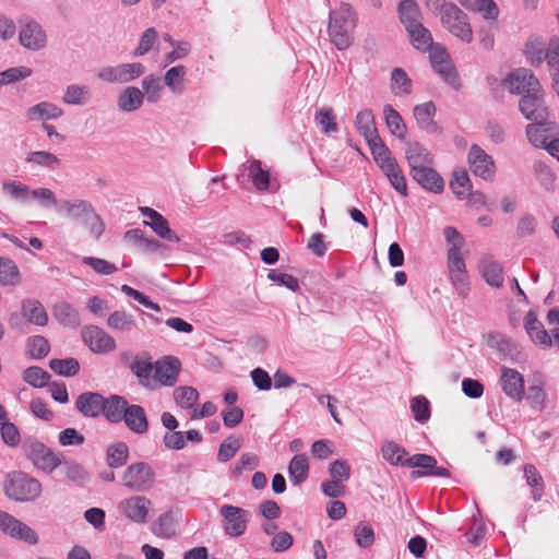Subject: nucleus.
<instances>
[{"mask_svg":"<svg viewBox=\"0 0 559 559\" xmlns=\"http://www.w3.org/2000/svg\"><path fill=\"white\" fill-rule=\"evenodd\" d=\"M357 25V15L349 3L342 2L330 11L328 35L330 41L338 49L345 50L354 41L353 32Z\"/></svg>","mask_w":559,"mask_h":559,"instance_id":"f257e3e1","label":"nucleus"},{"mask_svg":"<svg viewBox=\"0 0 559 559\" xmlns=\"http://www.w3.org/2000/svg\"><path fill=\"white\" fill-rule=\"evenodd\" d=\"M4 495L17 502H31L41 493V484L38 479L22 471L8 474L3 484Z\"/></svg>","mask_w":559,"mask_h":559,"instance_id":"f03ea898","label":"nucleus"},{"mask_svg":"<svg viewBox=\"0 0 559 559\" xmlns=\"http://www.w3.org/2000/svg\"><path fill=\"white\" fill-rule=\"evenodd\" d=\"M22 451L33 465L44 473L51 474L61 465V459L41 441L27 438L22 443Z\"/></svg>","mask_w":559,"mask_h":559,"instance_id":"7ed1b4c3","label":"nucleus"},{"mask_svg":"<svg viewBox=\"0 0 559 559\" xmlns=\"http://www.w3.org/2000/svg\"><path fill=\"white\" fill-rule=\"evenodd\" d=\"M19 43L29 51H39L47 47L48 36L41 24L28 15L17 20Z\"/></svg>","mask_w":559,"mask_h":559,"instance_id":"20e7f679","label":"nucleus"},{"mask_svg":"<svg viewBox=\"0 0 559 559\" xmlns=\"http://www.w3.org/2000/svg\"><path fill=\"white\" fill-rule=\"evenodd\" d=\"M155 476L153 467L147 462H136L124 469L121 481L131 491L145 492L154 486Z\"/></svg>","mask_w":559,"mask_h":559,"instance_id":"39448f33","label":"nucleus"},{"mask_svg":"<svg viewBox=\"0 0 559 559\" xmlns=\"http://www.w3.org/2000/svg\"><path fill=\"white\" fill-rule=\"evenodd\" d=\"M442 25L465 43L473 40V31L467 15L454 3H448L440 14Z\"/></svg>","mask_w":559,"mask_h":559,"instance_id":"423d86ee","label":"nucleus"},{"mask_svg":"<svg viewBox=\"0 0 559 559\" xmlns=\"http://www.w3.org/2000/svg\"><path fill=\"white\" fill-rule=\"evenodd\" d=\"M519 110L528 121L548 122L549 108L546 105L543 87L523 95L519 100Z\"/></svg>","mask_w":559,"mask_h":559,"instance_id":"0eeeda50","label":"nucleus"},{"mask_svg":"<svg viewBox=\"0 0 559 559\" xmlns=\"http://www.w3.org/2000/svg\"><path fill=\"white\" fill-rule=\"evenodd\" d=\"M145 72V67L142 63H121L115 67H103L97 72V78L100 81L123 84L140 78Z\"/></svg>","mask_w":559,"mask_h":559,"instance_id":"6e6552de","label":"nucleus"},{"mask_svg":"<svg viewBox=\"0 0 559 559\" xmlns=\"http://www.w3.org/2000/svg\"><path fill=\"white\" fill-rule=\"evenodd\" d=\"M0 531L28 545H36L39 540L37 533L31 526L2 510H0Z\"/></svg>","mask_w":559,"mask_h":559,"instance_id":"1a4fd4ad","label":"nucleus"},{"mask_svg":"<svg viewBox=\"0 0 559 559\" xmlns=\"http://www.w3.org/2000/svg\"><path fill=\"white\" fill-rule=\"evenodd\" d=\"M0 531L28 545H36L39 540L37 533L31 526L2 510H0Z\"/></svg>","mask_w":559,"mask_h":559,"instance_id":"9d476101","label":"nucleus"},{"mask_svg":"<svg viewBox=\"0 0 559 559\" xmlns=\"http://www.w3.org/2000/svg\"><path fill=\"white\" fill-rule=\"evenodd\" d=\"M448 270L456 293L462 297H466L469 292V281L465 262L461 253H459L457 247H450L448 249Z\"/></svg>","mask_w":559,"mask_h":559,"instance_id":"9b49d317","label":"nucleus"},{"mask_svg":"<svg viewBox=\"0 0 559 559\" xmlns=\"http://www.w3.org/2000/svg\"><path fill=\"white\" fill-rule=\"evenodd\" d=\"M223 518V530L231 537H239L245 534L249 522V511L231 504H223L219 508Z\"/></svg>","mask_w":559,"mask_h":559,"instance_id":"f8f14e48","label":"nucleus"},{"mask_svg":"<svg viewBox=\"0 0 559 559\" xmlns=\"http://www.w3.org/2000/svg\"><path fill=\"white\" fill-rule=\"evenodd\" d=\"M504 85L511 94H531L542 87L539 80L526 68H519L507 75Z\"/></svg>","mask_w":559,"mask_h":559,"instance_id":"ddd939ff","label":"nucleus"},{"mask_svg":"<svg viewBox=\"0 0 559 559\" xmlns=\"http://www.w3.org/2000/svg\"><path fill=\"white\" fill-rule=\"evenodd\" d=\"M152 501L144 496H132L121 500L118 504L119 512L136 524H145L148 519Z\"/></svg>","mask_w":559,"mask_h":559,"instance_id":"4468645a","label":"nucleus"},{"mask_svg":"<svg viewBox=\"0 0 559 559\" xmlns=\"http://www.w3.org/2000/svg\"><path fill=\"white\" fill-rule=\"evenodd\" d=\"M471 170L477 177L492 181L495 176V162L479 145L473 144L467 155Z\"/></svg>","mask_w":559,"mask_h":559,"instance_id":"2eb2a0df","label":"nucleus"},{"mask_svg":"<svg viewBox=\"0 0 559 559\" xmlns=\"http://www.w3.org/2000/svg\"><path fill=\"white\" fill-rule=\"evenodd\" d=\"M84 343L94 353H109L116 349V341L107 332L96 325L82 330Z\"/></svg>","mask_w":559,"mask_h":559,"instance_id":"dca6fc26","label":"nucleus"},{"mask_svg":"<svg viewBox=\"0 0 559 559\" xmlns=\"http://www.w3.org/2000/svg\"><path fill=\"white\" fill-rule=\"evenodd\" d=\"M500 383L503 392L514 401H521L525 394L524 378L515 369L502 367Z\"/></svg>","mask_w":559,"mask_h":559,"instance_id":"f3484780","label":"nucleus"},{"mask_svg":"<svg viewBox=\"0 0 559 559\" xmlns=\"http://www.w3.org/2000/svg\"><path fill=\"white\" fill-rule=\"evenodd\" d=\"M180 361L176 357L166 356L155 362V379L165 386H174L180 371Z\"/></svg>","mask_w":559,"mask_h":559,"instance_id":"a211bd4d","label":"nucleus"},{"mask_svg":"<svg viewBox=\"0 0 559 559\" xmlns=\"http://www.w3.org/2000/svg\"><path fill=\"white\" fill-rule=\"evenodd\" d=\"M127 428L136 435H144L148 430V420L144 408L138 404H128L123 413Z\"/></svg>","mask_w":559,"mask_h":559,"instance_id":"6ab92c4d","label":"nucleus"},{"mask_svg":"<svg viewBox=\"0 0 559 559\" xmlns=\"http://www.w3.org/2000/svg\"><path fill=\"white\" fill-rule=\"evenodd\" d=\"M104 396L97 392H84L75 401V407L84 417L96 418L102 415Z\"/></svg>","mask_w":559,"mask_h":559,"instance_id":"aec40b11","label":"nucleus"},{"mask_svg":"<svg viewBox=\"0 0 559 559\" xmlns=\"http://www.w3.org/2000/svg\"><path fill=\"white\" fill-rule=\"evenodd\" d=\"M435 115L436 106L432 102L416 105L413 109V116L416 120L417 126L419 127V129L428 133L440 132V127L433 120Z\"/></svg>","mask_w":559,"mask_h":559,"instance_id":"412c9836","label":"nucleus"},{"mask_svg":"<svg viewBox=\"0 0 559 559\" xmlns=\"http://www.w3.org/2000/svg\"><path fill=\"white\" fill-rule=\"evenodd\" d=\"M405 156L411 171L431 166L433 163L431 154L419 142H408Z\"/></svg>","mask_w":559,"mask_h":559,"instance_id":"4be33fe9","label":"nucleus"},{"mask_svg":"<svg viewBox=\"0 0 559 559\" xmlns=\"http://www.w3.org/2000/svg\"><path fill=\"white\" fill-rule=\"evenodd\" d=\"M525 330L531 340L538 346L544 348L551 347L552 340L545 330L543 323L537 319L533 311H528L525 316Z\"/></svg>","mask_w":559,"mask_h":559,"instance_id":"5701e85b","label":"nucleus"},{"mask_svg":"<svg viewBox=\"0 0 559 559\" xmlns=\"http://www.w3.org/2000/svg\"><path fill=\"white\" fill-rule=\"evenodd\" d=\"M411 175L420 187L430 192L440 193L444 188L442 177L431 166L411 171Z\"/></svg>","mask_w":559,"mask_h":559,"instance_id":"b1692460","label":"nucleus"},{"mask_svg":"<svg viewBox=\"0 0 559 559\" xmlns=\"http://www.w3.org/2000/svg\"><path fill=\"white\" fill-rule=\"evenodd\" d=\"M129 402L126 397L112 394L109 397H104L102 415L110 424H119L123 420V413Z\"/></svg>","mask_w":559,"mask_h":559,"instance_id":"393cba45","label":"nucleus"},{"mask_svg":"<svg viewBox=\"0 0 559 559\" xmlns=\"http://www.w3.org/2000/svg\"><path fill=\"white\" fill-rule=\"evenodd\" d=\"M63 116V109L50 102H40L26 110L29 121H47L59 119Z\"/></svg>","mask_w":559,"mask_h":559,"instance_id":"a878e982","label":"nucleus"},{"mask_svg":"<svg viewBox=\"0 0 559 559\" xmlns=\"http://www.w3.org/2000/svg\"><path fill=\"white\" fill-rule=\"evenodd\" d=\"M478 269L488 285L497 288L502 286L503 267L492 257H484L479 262Z\"/></svg>","mask_w":559,"mask_h":559,"instance_id":"bb28decb","label":"nucleus"},{"mask_svg":"<svg viewBox=\"0 0 559 559\" xmlns=\"http://www.w3.org/2000/svg\"><path fill=\"white\" fill-rule=\"evenodd\" d=\"M123 239L143 253L155 252L162 247V243L157 239L145 237L143 231L139 228L126 231Z\"/></svg>","mask_w":559,"mask_h":559,"instance_id":"cd10ccee","label":"nucleus"},{"mask_svg":"<svg viewBox=\"0 0 559 559\" xmlns=\"http://www.w3.org/2000/svg\"><path fill=\"white\" fill-rule=\"evenodd\" d=\"M144 100V93L135 87L128 86L123 88L117 98V106L122 112H132L138 110Z\"/></svg>","mask_w":559,"mask_h":559,"instance_id":"c85d7f7f","label":"nucleus"},{"mask_svg":"<svg viewBox=\"0 0 559 559\" xmlns=\"http://www.w3.org/2000/svg\"><path fill=\"white\" fill-rule=\"evenodd\" d=\"M59 204L61 212L72 219L80 221V223L94 210L92 203L83 199L61 200Z\"/></svg>","mask_w":559,"mask_h":559,"instance_id":"c756f323","label":"nucleus"},{"mask_svg":"<svg viewBox=\"0 0 559 559\" xmlns=\"http://www.w3.org/2000/svg\"><path fill=\"white\" fill-rule=\"evenodd\" d=\"M401 23L405 28L415 27L420 24L423 14L415 0H402L397 7Z\"/></svg>","mask_w":559,"mask_h":559,"instance_id":"7c9ffc66","label":"nucleus"},{"mask_svg":"<svg viewBox=\"0 0 559 559\" xmlns=\"http://www.w3.org/2000/svg\"><path fill=\"white\" fill-rule=\"evenodd\" d=\"M381 454L389 464L406 466L408 452L405 448L392 440H385L381 445Z\"/></svg>","mask_w":559,"mask_h":559,"instance_id":"2f4dec72","label":"nucleus"},{"mask_svg":"<svg viewBox=\"0 0 559 559\" xmlns=\"http://www.w3.org/2000/svg\"><path fill=\"white\" fill-rule=\"evenodd\" d=\"M368 145L376 163L382 171L397 163L380 136L368 142Z\"/></svg>","mask_w":559,"mask_h":559,"instance_id":"473e14b6","label":"nucleus"},{"mask_svg":"<svg viewBox=\"0 0 559 559\" xmlns=\"http://www.w3.org/2000/svg\"><path fill=\"white\" fill-rule=\"evenodd\" d=\"M22 313L32 324L44 326L48 322V316L44 306L36 299H26L22 302Z\"/></svg>","mask_w":559,"mask_h":559,"instance_id":"72a5a7b5","label":"nucleus"},{"mask_svg":"<svg viewBox=\"0 0 559 559\" xmlns=\"http://www.w3.org/2000/svg\"><path fill=\"white\" fill-rule=\"evenodd\" d=\"M355 124L357 131L365 138L367 143L380 136L370 109L360 110L356 116Z\"/></svg>","mask_w":559,"mask_h":559,"instance_id":"f704fd0d","label":"nucleus"},{"mask_svg":"<svg viewBox=\"0 0 559 559\" xmlns=\"http://www.w3.org/2000/svg\"><path fill=\"white\" fill-rule=\"evenodd\" d=\"M92 98L91 88L86 85L70 84L66 87L62 102L67 105L83 106Z\"/></svg>","mask_w":559,"mask_h":559,"instance_id":"c9c22d12","label":"nucleus"},{"mask_svg":"<svg viewBox=\"0 0 559 559\" xmlns=\"http://www.w3.org/2000/svg\"><path fill=\"white\" fill-rule=\"evenodd\" d=\"M462 7L469 11L477 12L486 20H496L499 9L493 0H457Z\"/></svg>","mask_w":559,"mask_h":559,"instance_id":"e433bc0d","label":"nucleus"},{"mask_svg":"<svg viewBox=\"0 0 559 559\" xmlns=\"http://www.w3.org/2000/svg\"><path fill=\"white\" fill-rule=\"evenodd\" d=\"M385 123L390 132L400 140H405L407 128L402 116L391 105L383 108Z\"/></svg>","mask_w":559,"mask_h":559,"instance_id":"4c0bfd02","label":"nucleus"},{"mask_svg":"<svg viewBox=\"0 0 559 559\" xmlns=\"http://www.w3.org/2000/svg\"><path fill=\"white\" fill-rule=\"evenodd\" d=\"M52 314L62 325L75 328L80 324L79 312L68 302H59L53 306Z\"/></svg>","mask_w":559,"mask_h":559,"instance_id":"58836bf2","label":"nucleus"},{"mask_svg":"<svg viewBox=\"0 0 559 559\" xmlns=\"http://www.w3.org/2000/svg\"><path fill=\"white\" fill-rule=\"evenodd\" d=\"M129 459V447L119 441L110 444L106 451V462L110 468H119L126 465Z\"/></svg>","mask_w":559,"mask_h":559,"instance_id":"ea45409f","label":"nucleus"},{"mask_svg":"<svg viewBox=\"0 0 559 559\" xmlns=\"http://www.w3.org/2000/svg\"><path fill=\"white\" fill-rule=\"evenodd\" d=\"M21 282V273L16 263L9 258L0 257V285L16 286Z\"/></svg>","mask_w":559,"mask_h":559,"instance_id":"a19ab883","label":"nucleus"},{"mask_svg":"<svg viewBox=\"0 0 559 559\" xmlns=\"http://www.w3.org/2000/svg\"><path fill=\"white\" fill-rule=\"evenodd\" d=\"M411 44L415 49L426 51L432 46V36L428 28L423 23L416 24L415 27L406 28Z\"/></svg>","mask_w":559,"mask_h":559,"instance_id":"79ce46f5","label":"nucleus"},{"mask_svg":"<svg viewBox=\"0 0 559 559\" xmlns=\"http://www.w3.org/2000/svg\"><path fill=\"white\" fill-rule=\"evenodd\" d=\"M107 326L118 332H130L136 329V322L132 314L123 311H114L107 319Z\"/></svg>","mask_w":559,"mask_h":559,"instance_id":"37998d69","label":"nucleus"},{"mask_svg":"<svg viewBox=\"0 0 559 559\" xmlns=\"http://www.w3.org/2000/svg\"><path fill=\"white\" fill-rule=\"evenodd\" d=\"M61 472L70 481L84 484L90 480V475L81 463L72 460H61Z\"/></svg>","mask_w":559,"mask_h":559,"instance_id":"c03bdc74","label":"nucleus"},{"mask_svg":"<svg viewBox=\"0 0 559 559\" xmlns=\"http://www.w3.org/2000/svg\"><path fill=\"white\" fill-rule=\"evenodd\" d=\"M391 92L396 96H407L412 93V80L401 68L391 72Z\"/></svg>","mask_w":559,"mask_h":559,"instance_id":"a18cd8bd","label":"nucleus"},{"mask_svg":"<svg viewBox=\"0 0 559 559\" xmlns=\"http://www.w3.org/2000/svg\"><path fill=\"white\" fill-rule=\"evenodd\" d=\"M308 471V459L305 454H297L290 460L288 465V474L290 479L296 485H299L307 479Z\"/></svg>","mask_w":559,"mask_h":559,"instance_id":"49530a36","label":"nucleus"},{"mask_svg":"<svg viewBox=\"0 0 559 559\" xmlns=\"http://www.w3.org/2000/svg\"><path fill=\"white\" fill-rule=\"evenodd\" d=\"M26 162L31 165L48 168L50 170L57 169L61 164L57 155L47 151H35L28 153Z\"/></svg>","mask_w":559,"mask_h":559,"instance_id":"de8ad7c7","label":"nucleus"},{"mask_svg":"<svg viewBox=\"0 0 559 559\" xmlns=\"http://www.w3.org/2000/svg\"><path fill=\"white\" fill-rule=\"evenodd\" d=\"M153 532L163 538H169L175 535L176 522L171 511L164 512L158 516L153 525Z\"/></svg>","mask_w":559,"mask_h":559,"instance_id":"09e8293b","label":"nucleus"},{"mask_svg":"<svg viewBox=\"0 0 559 559\" xmlns=\"http://www.w3.org/2000/svg\"><path fill=\"white\" fill-rule=\"evenodd\" d=\"M22 378L34 388H44L49 383L51 376L41 367L31 366L23 371Z\"/></svg>","mask_w":559,"mask_h":559,"instance_id":"8fccbe9b","label":"nucleus"},{"mask_svg":"<svg viewBox=\"0 0 559 559\" xmlns=\"http://www.w3.org/2000/svg\"><path fill=\"white\" fill-rule=\"evenodd\" d=\"M50 369L62 377H73L80 371V364L75 358L51 359Z\"/></svg>","mask_w":559,"mask_h":559,"instance_id":"3c124183","label":"nucleus"},{"mask_svg":"<svg viewBox=\"0 0 559 559\" xmlns=\"http://www.w3.org/2000/svg\"><path fill=\"white\" fill-rule=\"evenodd\" d=\"M185 75L186 68L183 66H176L167 70L164 82L175 94H180L183 91Z\"/></svg>","mask_w":559,"mask_h":559,"instance_id":"603ef678","label":"nucleus"},{"mask_svg":"<svg viewBox=\"0 0 559 559\" xmlns=\"http://www.w3.org/2000/svg\"><path fill=\"white\" fill-rule=\"evenodd\" d=\"M524 477L528 486L533 489L534 500H539L543 496L544 480L537 468L533 464L524 466Z\"/></svg>","mask_w":559,"mask_h":559,"instance_id":"864d4df0","label":"nucleus"},{"mask_svg":"<svg viewBox=\"0 0 559 559\" xmlns=\"http://www.w3.org/2000/svg\"><path fill=\"white\" fill-rule=\"evenodd\" d=\"M249 174L255 189L264 191L270 186V173L262 168L260 160H253L249 167Z\"/></svg>","mask_w":559,"mask_h":559,"instance_id":"5fc2aeb1","label":"nucleus"},{"mask_svg":"<svg viewBox=\"0 0 559 559\" xmlns=\"http://www.w3.org/2000/svg\"><path fill=\"white\" fill-rule=\"evenodd\" d=\"M175 402L182 408H192L199 400V392L192 386H179L174 391Z\"/></svg>","mask_w":559,"mask_h":559,"instance_id":"6e6d98bb","label":"nucleus"},{"mask_svg":"<svg viewBox=\"0 0 559 559\" xmlns=\"http://www.w3.org/2000/svg\"><path fill=\"white\" fill-rule=\"evenodd\" d=\"M144 224L150 226L156 235L165 240L176 242L180 240V238L170 229L167 219L162 214H159L153 222H144Z\"/></svg>","mask_w":559,"mask_h":559,"instance_id":"4d7b16f0","label":"nucleus"},{"mask_svg":"<svg viewBox=\"0 0 559 559\" xmlns=\"http://www.w3.org/2000/svg\"><path fill=\"white\" fill-rule=\"evenodd\" d=\"M385 177L390 181L391 186L402 195H407V185L406 179L401 170L399 164H394L393 166L383 170Z\"/></svg>","mask_w":559,"mask_h":559,"instance_id":"13d9d810","label":"nucleus"},{"mask_svg":"<svg viewBox=\"0 0 559 559\" xmlns=\"http://www.w3.org/2000/svg\"><path fill=\"white\" fill-rule=\"evenodd\" d=\"M432 68L444 80V82L455 90L460 88L461 84L459 76L451 59L445 60L442 63L435 64Z\"/></svg>","mask_w":559,"mask_h":559,"instance_id":"bf43d9fd","label":"nucleus"},{"mask_svg":"<svg viewBox=\"0 0 559 559\" xmlns=\"http://www.w3.org/2000/svg\"><path fill=\"white\" fill-rule=\"evenodd\" d=\"M241 448V439L237 437H228L219 445L217 460L221 463H226L231 460L237 451Z\"/></svg>","mask_w":559,"mask_h":559,"instance_id":"052dcab7","label":"nucleus"},{"mask_svg":"<svg viewBox=\"0 0 559 559\" xmlns=\"http://www.w3.org/2000/svg\"><path fill=\"white\" fill-rule=\"evenodd\" d=\"M453 193L461 200L466 198L471 190V180L466 171H455L450 181Z\"/></svg>","mask_w":559,"mask_h":559,"instance_id":"680f3d73","label":"nucleus"},{"mask_svg":"<svg viewBox=\"0 0 559 559\" xmlns=\"http://www.w3.org/2000/svg\"><path fill=\"white\" fill-rule=\"evenodd\" d=\"M526 399L534 409L543 411L547 405L548 394L542 384H532L527 389Z\"/></svg>","mask_w":559,"mask_h":559,"instance_id":"e2e57ef3","label":"nucleus"},{"mask_svg":"<svg viewBox=\"0 0 559 559\" xmlns=\"http://www.w3.org/2000/svg\"><path fill=\"white\" fill-rule=\"evenodd\" d=\"M411 411L418 423H426L430 418V404L423 395L411 400Z\"/></svg>","mask_w":559,"mask_h":559,"instance_id":"0e129e2a","label":"nucleus"},{"mask_svg":"<svg viewBox=\"0 0 559 559\" xmlns=\"http://www.w3.org/2000/svg\"><path fill=\"white\" fill-rule=\"evenodd\" d=\"M32 75V69L25 66L14 67L0 72V82L2 85L14 83L27 79Z\"/></svg>","mask_w":559,"mask_h":559,"instance_id":"69168bd1","label":"nucleus"},{"mask_svg":"<svg viewBox=\"0 0 559 559\" xmlns=\"http://www.w3.org/2000/svg\"><path fill=\"white\" fill-rule=\"evenodd\" d=\"M547 122H538L532 121V123L526 126V136L532 145L535 147H545L547 146L546 136L542 131V127L546 126Z\"/></svg>","mask_w":559,"mask_h":559,"instance_id":"338daca9","label":"nucleus"},{"mask_svg":"<svg viewBox=\"0 0 559 559\" xmlns=\"http://www.w3.org/2000/svg\"><path fill=\"white\" fill-rule=\"evenodd\" d=\"M2 189L11 198L16 200L26 201L31 198L32 190L29 187L19 181L7 180L2 183Z\"/></svg>","mask_w":559,"mask_h":559,"instance_id":"774afa93","label":"nucleus"}]
</instances>
